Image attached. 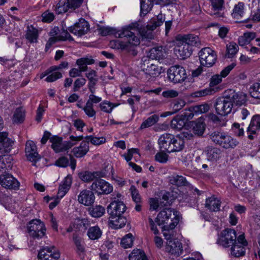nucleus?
<instances>
[{
    "instance_id": "nucleus-1",
    "label": "nucleus",
    "mask_w": 260,
    "mask_h": 260,
    "mask_svg": "<svg viewBox=\"0 0 260 260\" xmlns=\"http://www.w3.org/2000/svg\"><path fill=\"white\" fill-rule=\"evenodd\" d=\"M138 25L137 23L132 24L116 32V37L124 38V41L119 40L111 41V47L116 49L125 50L134 56L137 55L138 52L133 46L139 45L140 38L139 36H136L135 32L132 30H135Z\"/></svg>"
},
{
    "instance_id": "nucleus-2",
    "label": "nucleus",
    "mask_w": 260,
    "mask_h": 260,
    "mask_svg": "<svg viewBox=\"0 0 260 260\" xmlns=\"http://www.w3.org/2000/svg\"><path fill=\"white\" fill-rule=\"evenodd\" d=\"M155 221L158 225H163L164 231L172 230L179 221L178 212L172 208H165L158 213Z\"/></svg>"
},
{
    "instance_id": "nucleus-3",
    "label": "nucleus",
    "mask_w": 260,
    "mask_h": 260,
    "mask_svg": "<svg viewBox=\"0 0 260 260\" xmlns=\"http://www.w3.org/2000/svg\"><path fill=\"white\" fill-rule=\"evenodd\" d=\"M158 143L160 150L168 153L180 151L184 147V142L180 137L168 133L161 135Z\"/></svg>"
},
{
    "instance_id": "nucleus-4",
    "label": "nucleus",
    "mask_w": 260,
    "mask_h": 260,
    "mask_svg": "<svg viewBox=\"0 0 260 260\" xmlns=\"http://www.w3.org/2000/svg\"><path fill=\"white\" fill-rule=\"evenodd\" d=\"M211 140L216 144L225 149L234 148L239 143L238 141L223 132L215 131L210 135Z\"/></svg>"
},
{
    "instance_id": "nucleus-5",
    "label": "nucleus",
    "mask_w": 260,
    "mask_h": 260,
    "mask_svg": "<svg viewBox=\"0 0 260 260\" xmlns=\"http://www.w3.org/2000/svg\"><path fill=\"white\" fill-rule=\"evenodd\" d=\"M83 4V0H59L53 6V10L57 15H62L70 10H75L80 8Z\"/></svg>"
},
{
    "instance_id": "nucleus-6",
    "label": "nucleus",
    "mask_w": 260,
    "mask_h": 260,
    "mask_svg": "<svg viewBox=\"0 0 260 260\" xmlns=\"http://www.w3.org/2000/svg\"><path fill=\"white\" fill-rule=\"evenodd\" d=\"M29 236L34 239H40L45 236L46 229L41 220L35 219L30 221L27 225Z\"/></svg>"
},
{
    "instance_id": "nucleus-7",
    "label": "nucleus",
    "mask_w": 260,
    "mask_h": 260,
    "mask_svg": "<svg viewBox=\"0 0 260 260\" xmlns=\"http://www.w3.org/2000/svg\"><path fill=\"white\" fill-rule=\"evenodd\" d=\"M216 112L220 116H225L230 113L233 107L229 95L218 98L215 104Z\"/></svg>"
},
{
    "instance_id": "nucleus-8",
    "label": "nucleus",
    "mask_w": 260,
    "mask_h": 260,
    "mask_svg": "<svg viewBox=\"0 0 260 260\" xmlns=\"http://www.w3.org/2000/svg\"><path fill=\"white\" fill-rule=\"evenodd\" d=\"M237 242L236 232L231 229L222 231L219 238L218 243L224 247H229Z\"/></svg>"
},
{
    "instance_id": "nucleus-9",
    "label": "nucleus",
    "mask_w": 260,
    "mask_h": 260,
    "mask_svg": "<svg viewBox=\"0 0 260 260\" xmlns=\"http://www.w3.org/2000/svg\"><path fill=\"white\" fill-rule=\"evenodd\" d=\"M199 57L202 65L211 67L216 61L217 55L216 52L209 47L203 48L199 52Z\"/></svg>"
},
{
    "instance_id": "nucleus-10",
    "label": "nucleus",
    "mask_w": 260,
    "mask_h": 260,
    "mask_svg": "<svg viewBox=\"0 0 260 260\" xmlns=\"http://www.w3.org/2000/svg\"><path fill=\"white\" fill-rule=\"evenodd\" d=\"M169 80L174 83L184 81L187 78L185 69L179 65L172 66L168 71Z\"/></svg>"
},
{
    "instance_id": "nucleus-11",
    "label": "nucleus",
    "mask_w": 260,
    "mask_h": 260,
    "mask_svg": "<svg viewBox=\"0 0 260 260\" xmlns=\"http://www.w3.org/2000/svg\"><path fill=\"white\" fill-rule=\"evenodd\" d=\"M90 189L98 195L108 194L112 192L113 186L104 179L99 178L93 182Z\"/></svg>"
},
{
    "instance_id": "nucleus-12",
    "label": "nucleus",
    "mask_w": 260,
    "mask_h": 260,
    "mask_svg": "<svg viewBox=\"0 0 260 260\" xmlns=\"http://www.w3.org/2000/svg\"><path fill=\"white\" fill-rule=\"evenodd\" d=\"M38 257L40 260H58L60 253L54 246H46L40 250Z\"/></svg>"
},
{
    "instance_id": "nucleus-13",
    "label": "nucleus",
    "mask_w": 260,
    "mask_h": 260,
    "mask_svg": "<svg viewBox=\"0 0 260 260\" xmlns=\"http://www.w3.org/2000/svg\"><path fill=\"white\" fill-rule=\"evenodd\" d=\"M248 243L244 235L241 234L237 237V242L231 248V254L236 257L244 256L245 254V247Z\"/></svg>"
},
{
    "instance_id": "nucleus-14",
    "label": "nucleus",
    "mask_w": 260,
    "mask_h": 260,
    "mask_svg": "<svg viewBox=\"0 0 260 260\" xmlns=\"http://www.w3.org/2000/svg\"><path fill=\"white\" fill-rule=\"evenodd\" d=\"M126 207L123 202L119 200H114L107 207V212L110 218H116L122 215L125 211Z\"/></svg>"
},
{
    "instance_id": "nucleus-15",
    "label": "nucleus",
    "mask_w": 260,
    "mask_h": 260,
    "mask_svg": "<svg viewBox=\"0 0 260 260\" xmlns=\"http://www.w3.org/2000/svg\"><path fill=\"white\" fill-rule=\"evenodd\" d=\"M89 30V25L87 21L81 18L79 19L73 26L69 28V30L71 33L78 37H81L85 35Z\"/></svg>"
},
{
    "instance_id": "nucleus-16",
    "label": "nucleus",
    "mask_w": 260,
    "mask_h": 260,
    "mask_svg": "<svg viewBox=\"0 0 260 260\" xmlns=\"http://www.w3.org/2000/svg\"><path fill=\"white\" fill-rule=\"evenodd\" d=\"M0 184L8 189H17L19 187V182L10 174L5 173L0 175Z\"/></svg>"
},
{
    "instance_id": "nucleus-17",
    "label": "nucleus",
    "mask_w": 260,
    "mask_h": 260,
    "mask_svg": "<svg viewBox=\"0 0 260 260\" xmlns=\"http://www.w3.org/2000/svg\"><path fill=\"white\" fill-rule=\"evenodd\" d=\"M25 155L28 160L35 164L40 159L37 152V148L35 143L32 141H28L25 145Z\"/></svg>"
},
{
    "instance_id": "nucleus-18",
    "label": "nucleus",
    "mask_w": 260,
    "mask_h": 260,
    "mask_svg": "<svg viewBox=\"0 0 260 260\" xmlns=\"http://www.w3.org/2000/svg\"><path fill=\"white\" fill-rule=\"evenodd\" d=\"M95 200L94 191L91 189L82 190L78 196V201L85 206H90L93 204Z\"/></svg>"
},
{
    "instance_id": "nucleus-19",
    "label": "nucleus",
    "mask_w": 260,
    "mask_h": 260,
    "mask_svg": "<svg viewBox=\"0 0 260 260\" xmlns=\"http://www.w3.org/2000/svg\"><path fill=\"white\" fill-rule=\"evenodd\" d=\"M143 62L141 64V68L145 72L146 75H149L150 77H154L158 76L160 71L157 66L150 62L149 59H145L143 60Z\"/></svg>"
},
{
    "instance_id": "nucleus-20",
    "label": "nucleus",
    "mask_w": 260,
    "mask_h": 260,
    "mask_svg": "<svg viewBox=\"0 0 260 260\" xmlns=\"http://www.w3.org/2000/svg\"><path fill=\"white\" fill-rule=\"evenodd\" d=\"M167 250L176 257L180 256L183 252L182 243L177 239L167 242Z\"/></svg>"
},
{
    "instance_id": "nucleus-21",
    "label": "nucleus",
    "mask_w": 260,
    "mask_h": 260,
    "mask_svg": "<svg viewBox=\"0 0 260 260\" xmlns=\"http://www.w3.org/2000/svg\"><path fill=\"white\" fill-rule=\"evenodd\" d=\"M177 41L181 42L188 46H197L200 44L199 38L194 35H178L176 37Z\"/></svg>"
},
{
    "instance_id": "nucleus-22",
    "label": "nucleus",
    "mask_w": 260,
    "mask_h": 260,
    "mask_svg": "<svg viewBox=\"0 0 260 260\" xmlns=\"http://www.w3.org/2000/svg\"><path fill=\"white\" fill-rule=\"evenodd\" d=\"M204 152L207 160L212 162H216L221 156L220 149L212 146L206 147Z\"/></svg>"
},
{
    "instance_id": "nucleus-23",
    "label": "nucleus",
    "mask_w": 260,
    "mask_h": 260,
    "mask_svg": "<svg viewBox=\"0 0 260 260\" xmlns=\"http://www.w3.org/2000/svg\"><path fill=\"white\" fill-rule=\"evenodd\" d=\"M229 92H230V94H229V96L231 99L233 106L234 104L239 106H242L246 102V96L243 92H236L232 89H230Z\"/></svg>"
},
{
    "instance_id": "nucleus-24",
    "label": "nucleus",
    "mask_w": 260,
    "mask_h": 260,
    "mask_svg": "<svg viewBox=\"0 0 260 260\" xmlns=\"http://www.w3.org/2000/svg\"><path fill=\"white\" fill-rule=\"evenodd\" d=\"M205 127L204 119L202 118H200L198 120L192 122L191 128L196 136H202L204 133Z\"/></svg>"
},
{
    "instance_id": "nucleus-25",
    "label": "nucleus",
    "mask_w": 260,
    "mask_h": 260,
    "mask_svg": "<svg viewBox=\"0 0 260 260\" xmlns=\"http://www.w3.org/2000/svg\"><path fill=\"white\" fill-rule=\"evenodd\" d=\"M166 55L165 48L162 46H158L151 49L148 54L149 58L160 60L163 59Z\"/></svg>"
},
{
    "instance_id": "nucleus-26",
    "label": "nucleus",
    "mask_w": 260,
    "mask_h": 260,
    "mask_svg": "<svg viewBox=\"0 0 260 260\" xmlns=\"http://www.w3.org/2000/svg\"><path fill=\"white\" fill-rule=\"evenodd\" d=\"M175 53L178 58L184 59L189 57L191 54V48L187 44L182 43V45L175 49Z\"/></svg>"
},
{
    "instance_id": "nucleus-27",
    "label": "nucleus",
    "mask_w": 260,
    "mask_h": 260,
    "mask_svg": "<svg viewBox=\"0 0 260 260\" xmlns=\"http://www.w3.org/2000/svg\"><path fill=\"white\" fill-rule=\"evenodd\" d=\"M89 141H82L79 147L73 148L72 152L76 157L84 156L89 150Z\"/></svg>"
},
{
    "instance_id": "nucleus-28",
    "label": "nucleus",
    "mask_w": 260,
    "mask_h": 260,
    "mask_svg": "<svg viewBox=\"0 0 260 260\" xmlns=\"http://www.w3.org/2000/svg\"><path fill=\"white\" fill-rule=\"evenodd\" d=\"M72 184V178L69 176L65 178L62 184L59 186L57 192V198H62L67 193L71 187Z\"/></svg>"
},
{
    "instance_id": "nucleus-29",
    "label": "nucleus",
    "mask_w": 260,
    "mask_h": 260,
    "mask_svg": "<svg viewBox=\"0 0 260 260\" xmlns=\"http://www.w3.org/2000/svg\"><path fill=\"white\" fill-rule=\"evenodd\" d=\"M220 201L212 196L206 199L205 207L210 211L215 212L220 210Z\"/></svg>"
},
{
    "instance_id": "nucleus-30",
    "label": "nucleus",
    "mask_w": 260,
    "mask_h": 260,
    "mask_svg": "<svg viewBox=\"0 0 260 260\" xmlns=\"http://www.w3.org/2000/svg\"><path fill=\"white\" fill-rule=\"evenodd\" d=\"M73 241L77 248V252L81 259H83L85 256V247L82 238L76 234H74Z\"/></svg>"
},
{
    "instance_id": "nucleus-31",
    "label": "nucleus",
    "mask_w": 260,
    "mask_h": 260,
    "mask_svg": "<svg viewBox=\"0 0 260 260\" xmlns=\"http://www.w3.org/2000/svg\"><path fill=\"white\" fill-rule=\"evenodd\" d=\"M169 181L171 184L178 186H187L189 184L184 177L176 174H174L169 176Z\"/></svg>"
},
{
    "instance_id": "nucleus-32",
    "label": "nucleus",
    "mask_w": 260,
    "mask_h": 260,
    "mask_svg": "<svg viewBox=\"0 0 260 260\" xmlns=\"http://www.w3.org/2000/svg\"><path fill=\"white\" fill-rule=\"evenodd\" d=\"M39 37L38 30L32 25L27 27L25 38L30 43H36Z\"/></svg>"
},
{
    "instance_id": "nucleus-33",
    "label": "nucleus",
    "mask_w": 260,
    "mask_h": 260,
    "mask_svg": "<svg viewBox=\"0 0 260 260\" xmlns=\"http://www.w3.org/2000/svg\"><path fill=\"white\" fill-rule=\"evenodd\" d=\"M110 219L111 226L115 229L122 228L127 222L126 218L122 215L117 216L116 218H110Z\"/></svg>"
},
{
    "instance_id": "nucleus-34",
    "label": "nucleus",
    "mask_w": 260,
    "mask_h": 260,
    "mask_svg": "<svg viewBox=\"0 0 260 260\" xmlns=\"http://www.w3.org/2000/svg\"><path fill=\"white\" fill-rule=\"evenodd\" d=\"M79 178L84 182H89L94 181L100 178V173L98 172L85 171L79 174Z\"/></svg>"
},
{
    "instance_id": "nucleus-35",
    "label": "nucleus",
    "mask_w": 260,
    "mask_h": 260,
    "mask_svg": "<svg viewBox=\"0 0 260 260\" xmlns=\"http://www.w3.org/2000/svg\"><path fill=\"white\" fill-rule=\"evenodd\" d=\"M62 139L58 136H54L50 138V142L52 143L51 147L55 152H62L63 143Z\"/></svg>"
},
{
    "instance_id": "nucleus-36",
    "label": "nucleus",
    "mask_w": 260,
    "mask_h": 260,
    "mask_svg": "<svg viewBox=\"0 0 260 260\" xmlns=\"http://www.w3.org/2000/svg\"><path fill=\"white\" fill-rule=\"evenodd\" d=\"M211 6L214 12L212 13L211 15H215L217 17H223V13H221V11L223 7L224 1L223 0H211Z\"/></svg>"
},
{
    "instance_id": "nucleus-37",
    "label": "nucleus",
    "mask_w": 260,
    "mask_h": 260,
    "mask_svg": "<svg viewBox=\"0 0 260 260\" xmlns=\"http://www.w3.org/2000/svg\"><path fill=\"white\" fill-rule=\"evenodd\" d=\"M256 37L255 32H245L243 36H240L238 38V44L240 46H243L249 44L251 40Z\"/></svg>"
},
{
    "instance_id": "nucleus-38",
    "label": "nucleus",
    "mask_w": 260,
    "mask_h": 260,
    "mask_svg": "<svg viewBox=\"0 0 260 260\" xmlns=\"http://www.w3.org/2000/svg\"><path fill=\"white\" fill-rule=\"evenodd\" d=\"M260 129V115H255L251 119L250 125L247 128V132H251L256 134L257 130Z\"/></svg>"
},
{
    "instance_id": "nucleus-39",
    "label": "nucleus",
    "mask_w": 260,
    "mask_h": 260,
    "mask_svg": "<svg viewBox=\"0 0 260 260\" xmlns=\"http://www.w3.org/2000/svg\"><path fill=\"white\" fill-rule=\"evenodd\" d=\"M94 60L92 58H81L76 61V63L79 66V70L82 72H85L87 70V64H92L94 63Z\"/></svg>"
},
{
    "instance_id": "nucleus-40",
    "label": "nucleus",
    "mask_w": 260,
    "mask_h": 260,
    "mask_svg": "<svg viewBox=\"0 0 260 260\" xmlns=\"http://www.w3.org/2000/svg\"><path fill=\"white\" fill-rule=\"evenodd\" d=\"M129 260H148L145 253L142 250L134 249L129 255Z\"/></svg>"
},
{
    "instance_id": "nucleus-41",
    "label": "nucleus",
    "mask_w": 260,
    "mask_h": 260,
    "mask_svg": "<svg viewBox=\"0 0 260 260\" xmlns=\"http://www.w3.org/2000/svg\"><path fill=\"white\" fill-rule=\"evenodd\" d=\"M244 4L242 2H239L234 7L232 13V16L237 19L242 18L244 15Z\"/></svg>"
},
{
    "instance_id": "nucleus-42",
    "label": "nucleus",
    "mask_w": 260,
    "mask_h": 260,
    "mask_svg": "<svg viewBox=\"0 0 260 260\" xmlns=\"http://www.w3.org/2000/svg\"><path fill=\"white\" fill-rule=\"evenodd\" d=\"M102 235V232L97 225L89 228L87 232V235L91 240H97Z\"/></svg>"
},
{
    "instance_id": "nucleus-43",
    "label": "nucleus",
    "mask_w": 260,
    "mask_h": 260,
    "mask_svg": "<svg viewBox=\"0 0 260 260\" xmlns=\"http://www.w3.org/2000/svg\"><path fill=\"white\" fill-rule=\"evenodd\" d=\"M89 214L93 217L99 218L102 216L105 212L104 207L101 205H97L88 209Z\"/></svg>"
},
{
    "instance_id": "nucleus-44",
    "label": "nucleus",
    "mask_w": 260,
    "mask_h": 260,
    "mask_svg": "<svg viewBox=\"0 0 260 260\" xmlns=\"http://www.w3.org/2000/svg\"><path fill=\"white\" fill-rule=\"evenodd\" d=\"M153 4L149 0H141V16H145L152 9Z\"/></svg>"
},
{
    "instance_id": "nucleus-45",
    "label": "nucleus",
    "mask_w": 260,
    "mask_h": 260,
    "mask_svg": "<svg viewBox=\"0 0 260 260\" xmlns=\"http://www.w3.org/2000/svg\"><path fill=\"white\" fill-rule=\"evenodd\" d=\"M159 120V116L156 114H154L144 120L140 126L141 129H144L150 127L155 124Z\"/></svg>"
},
{
    "instance_id": "nucleus-46",
    "label": "nucleus",
    "mask_w": 260,
    "mask_h": 260,
    "mask_svg": "<svg viewBox=\"0 0 260 260\" xmlns=\"http://www.w3.org/2000/svg\"><path fill=\"white\" fill-rule=\"evenodd\" d=\"M239 50L238 46L234 42H230L226 45V54L228 58H232L237 53Z\"/></svg>"
},
{
    "instance_id": "nucleus-47",
    "label": "nucleus",
    "mask_w": 260,
    "mask_h": 260,
    "mask_svg": "<svg viewBox=\"0 0 260 260\" xmlns=\"http://www.w3.org/2000/svg\"><path fill=\"white\" fill-rule=\"evenodd\" d=\"M25 118V111L22 108L16 109L13 116V121L15 123H21Z\"/></svg>"
},
{
    "instance_id": "nucleus-48",
    "label": "nucleus",
    "mask_w": 260,
    "mask_h": 260,
    "mask_svg": "<svg viewBox=\"0 0 260 260\" xmlns=\"http://www.w3.org/2000/svg\"><path fill=\"white\" fill-rule=\"evenodd\" d=\"M185 105V102L181 99H177L174 100L171 104V107L173 111L168 112L169 113L168 115L177 113L178 111L181 109Z\"/></svg>"
},
{
    "instance_id": "nucleus-49",
    "label": "nucleus",
    "mask_w": 260,
    "mask_h": 260,
    "mask_svg": "<svg viewBox=\"0 0 260 260\" xmlns=\"http://www.w3.org/2000/svg\"><path fill=\"white\" fill-rule=\"evenodd\" d=\"M14 142L10 138L6 139L5 141L0 144V153H9L11 150Z\"/></svg>"
},
{
    "instance_id": "nucleus-50",
    "label": "nucleus",
    "mask_w": 260,
    "mask_h": 260,
    "mask_svg": "<svg viewBox=\"0 0 260 260\" xmlns=\"http://www.w3.org/2000/svg\"><path fill=\"white\" fill-rule=\"evenodd\" d=\"M185 125V122L181 117H176L171 122L172 128L178 131L181 130Z\"/></svg>"
},
{
    "instance_id": "nucleus-51",
    "label": "nucleus",
    "mask_w": 260,
    "mask_h": 260,
    "mask_svg": "<svg viewBox=\"0 0 260 260\" xmlns=\"http://www.w3.org/2000/svg\"><path fill=\"white\" fill-rule=\"evenodd\" d=\"M163 23L161 18L158 15L157 18H153L148 23L146 27L148 30H153Z\"/></svg>"
},
{
    "instance_id": "nucleus-52",
    "label": "nucleus",
    "mask_w": 260,
    "mask_h": 260,
    "mask_svg": "<svg viewBox=\"0 0 260 260\" xmlns=\"http://www.w3.org/2000/svg\"><path fill=\"white\" fill-rule=\"evenodd\" d=\"M249 92L252 98L260 99V83H254L249 88Z\"/></svg>"
},
{
    "instance_id": "nucleus-53",
    "label": "nucleus",
    "mask_w": 260,
    "mask_h": 260,
    "mask_svg": "<svg viewBox=\"0 0 260 260\" xmlns=\"http://www.w3.org/2000/svg\"><path fill=\"white\" fill-rule=\"evenodd\" d=\"M133 236L129 233L126 235L121 241V245L124 248L131 247L133 244Z\"/></svg>"
},
{
    "instance_id": "nucleus-54",
    "label": "nucleus",
    "mask_w": 260,
    "mask_h": 260,
    "mask_svg": "<svg viewBox=\"0 0 260 260\" xmlns=\"http://www.w3.org/2000/svg\"><path fill=\"white\" fill-rule=\"evenodd\" d=\"M193 107V108L192 110L196 115L205 113L209 111L210 108L209 105L206 103L199 105H196Z\"/></svg>"
},
{
    "instance_id": "nucleus-55",
    "label": "nucleus",
    "mask_w": 260,
    "mask_h": 260,
    "mask_svg": "<svg viewBox=\"0 0 260 260\" xmlns=\"http://www.w3.org/2000/svg\"><path fill=\"white\" fill-rule=\"evenodd\" d=\"M214 90L211 88H207L202 90H198L192 94V96L195 98L205 96L208 95L212 94L214 92Z\"/></svg>"
},
{
    "instance_id": "nucleus-56",
    "label": "nucleus",
    "mask_w": 260,
    "mask_h": 260,
    "mask_svg": "<svg viewBox=\"0 0 260 260\" xmlns=\"http://www.w3.org/2000/svg\"><path fill=\"white\" fill-rule=\"evenodd\" d=\"M129 190L131 191L133 200L136 203H141L142 199L139 191L136 187L134 185H132L130 187Z\"/></svg>"
},
{
    "instance_id": "nucleus-57",
    "label": "nucleus",
    "mask_w": 260,
    "mask_h": 260,
    "mask_svg": "<svg viewBox=\"0 0 260 260\" xmlns=\"http://www.w3.org/2000/svg\"><path fill=\"white\" fill-rule=\"evenodd\" d=\"M85 114L89 117H92L95 116L96 112L93 109V106L89 104V102H86L85 106L82 108Z\"/></svg>"
},
{
    "instance_id": "nucleus-58",
    "label": "nucleus",
    "mask_w": 260,
    "mask_h": 260,
    "mask_svg": "<svg viewBox=\"0 0 260 260\" xmlns=\"http://www.w3.org/2000/svg\"><path fill=\"white\" fill-rule=\"evenodd\" d=\"M86 140H89L90 142L93 145H99L105 142L106 139L103 137L98 138L94 137L92 136H88L85 137Z\"/></svg>"
},
{
    "instance_id": "nucleus-59",
    "label": "nucleus",
    "mask_w": 260,
    "mask_h": 260,
    "mask_svg": "<svg viewBox=\"0 0 260 260\" xmlns=\"http://www.w3.org/2000/svg\"><path fill=\"white\" fill-rule=\"evenodd\" d=\"M100 107L101 110L107 113H111L114 106L112 103L108 101H104L100 104Z\"/></svg>"
},
{
    "instance_id": "nucleus-60",
    "label": "nucleus",
    "mask_w": 260,
    "mask_h": 260,
    "mask_svg": "<svg viewBox=\"0 0 260 260\" xmlns=\"http://www.w3.org/2000/svg\"><path fill=\"white\" fill-rule=\"evenodd\" d=\"M86 80L85 78H78L74 83L73 91H78L80 88L86 84Z\"/></svg>"
},
{
    "instance_id": "nucleus-61",
    "label": "nucleus",
    "mask_w": 260,
    "mask_h": 260,
    "mask_svg": "<svg viewBox=\"0 0 260 260\" xmlns=\"http://www.w3.org/2000/svg\"><path fill=\"white\" fill-rule=\"evenodd\" d=\"M42 21L45 22H51L54 19V15L49 11H46L42 14Z\"/></svg>"
},
{
    "instance_id": "nucleus-62",
    "label": "nucleus",
    "mask_w": 260,
    "mask_h": 260,
    "mask_svg": "<svg viewBox=\"0 0 260 260\" xmlns=\"http://www.w3.org/2000/svg\"><path fill=\"white\" fill-rule=\"evenodd\" d=\"M222 78L219 74H216L212 76L210 80V87H214L222 82Z\"/></svg>"
},
{
    "instance_id": "nucleus-63",
    "label": "nucleus",
    "mask_w": 260,
    "mask_h": 260,
    "mask_svg": "<svg viewBox=\"0 0 260 260\" xmlns=\"http://www.w3.org/2000/svg\"><path fill=\"white\" fill-rule=\"evenodd\" d=\"M51 74L48 75L46 78V81L48 82H52L56 81L58 79L62 77V74L59 72H53L50 73Z\"/></svg>"
},
{
    "instance_id": "nucleus-64",
    "label": "nucleus",
    "mask_w": 260,
    "mask_h": 260,
    "mask_svg": "<svg viewBox=\"0 0 260 260\" xmlns=\"http://www.w3.org/2000/svg\"><path fill=\"white\" fill-rule=\"evenodd\" d=\"M155 160L160 163H166L168 160V155L164 152H158L155 156Z\"/></svg>"
}]
</instances>
